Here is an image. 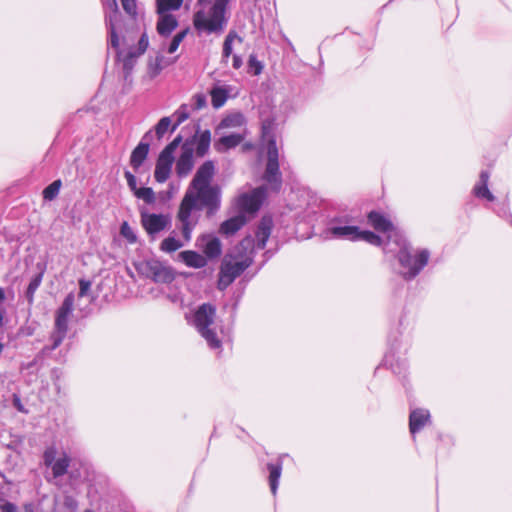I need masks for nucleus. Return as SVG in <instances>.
Listing matches in <instances>:
<instances>
[{"instance_id": "f3484780", "label": "nucleus", "mask_w": 512, "mask_h": 512, "mask_svg": "<svg viewBox=\"0 0 512 512\" xmlns=\"http://www.w3.org/2000/svg\"><path fill=\"white\" fill-rule=\"evenodd\" d=\"M173 161L174 159L159 155L154 171V177L157 182L164 183L169 178Z\"/></svg>"}, {"instance_id": "ddd939ff", "label": "nucleus", "mask_w": 512, "mask_h": 512, "mask_svg": "<svg viewBox=\"0 0 512 512\" xmlns=\"http://www.w3.org/2000/svg\"><path fill=\"white\" fill-rule=\"evenodd\" d=\"M151 138V131H148L134 148L130 156V165L137 171L146 160L149 153V139Z\"/></svg>"}, {"instance_id": "a19ab883", "label": "nucleus", "mask_w": 512, "mask_h": 512, "mask_svg": "<svg viewBox=\"0 0 512 512\" xmlns=\"http://www.w3.org/2000/svg\"><path fill=\"white\" fill-rule=\"evenodd\" d=\"M170 124H171L170 117H163L159 120V122L155 126V132H156L158 139H161L164 136V134L168 130Z\"/></svg>"}, {"instance_id": "f8f14e48", "label": "nucleus", "mask_w": 512, "mask_h": 512, "mask_svg": "<svg viewBox=\"0 0 512 512\" xmlns=\"http://www.w3.org/2000/svg\"><path fill=\"white\" fill-rule=\"evenodd\" d=\"M141 222L150 236L165 230L170 224V218L164 214H143Z\"/></svg>"}, {"instance_id": "5701e85b", "label": "nucleus", "mask_w": 512, "mask_h": 512, "mask_svg": "<svg viewBox=\"0 0 512 512\" xmlns=\"http://www.w3.org/2000/svg\"><path fill=\"white\" fill-rule=\"evenodd\" d=\"M37 268H38L39 272L30 280L29 285L25 292V297L29 304H32L34 302V295L42 283L46 266H45V264L38 263Z\"/></svg>"}, {"instance_id": "c9c22d12", "label": "nucleus", "mask_w": 512, "mask_h": 512, "mask_svg": "<svg viewBox=\"0 0 512 512\" xmlns=\"http://www.w3.org/2000/svg\"><path fill=\"white\" fill-rule=\"evenodd\" d=\"M134 195L138 198L143 200L147 204H152L155 202V193L152 190V188L149 187H142L139 188Z\"/></svg>"}, {"instance_id": "393cba45", "label": "nucleus", "mask_w": 512, "mask_h": 512, "mask_svg": "<svg viewBox=\"0 0 512 512\" xmlns=\"http://www.w3.org/2000/svg\"><path fill=\"white\" fill-rule=\"evenodd\" d=\"M244 140V135L240 133H232L227 136L221 137L216 143H215V149L218 152H223L225 150L234 148L238 146L242 141Z\"/></svg>"}, {"instance_id": "5fc2aeb1", "label": "nucleus", "mask_w": 512, "mask_h": 512, "mask_svg": "<svg viewBox=\"0 0 512 512\" xmlns=\"http://www.w3.org/2000/svg\"><path fill=\"white\" fill-rule=\"evenodd\" d=\"M488 180H489V174L487 171H482L480 173V179H479V183L480 184H488Z\"/></svg>"}, {"instance_id": "dca6fc26", "label": "nucleus", "mask_w": 512, "mask_h": 512, "mask_svg": "<svg viewBox=\"0 0 512 512\" xmlns=\"http://www.w3.org/2000/svg\"><path fill=\"white\" fill-rule=\"evenodd\" d=\"M199 246L203 249L205 255L209 258H216L222 252V245L217 237L212 235H203L198 239Z\"/></svg>"}, {"instance_id": "6e6552de", "label": "nucleus", "mask_w": 512, "mask_h": 512, "mask_svg": "<svg viewBox=\"0 0 512 512\" xmlns=\"http://www.w3.org/2000/svg\"><path fill=\"white\" fill-rule=\"evenodd\" d=\"M430 257L428 250H421L416 256H412L404 244L398 252V260L403 268L407 271L403 273L406 279H413L427 265Z\"/></svg>"}, {"instance_id": "bb28decb", "label": "nucleus", "mask_w": 512, "mask_h": 512, "mask_svg": "<svg viewBox=\"0 0 512 512\" xmlns=\"http://www.w3.org/2000/svg\"><path fill=\"white\" fill-rule=\"evenodd\" d=\"M196 142V155L198 157H203L209 150L211 143V133L209 130H204L200 132L195 137Z\"/></svg>"}, {"instance_id": "a211bd4d", "label": "nucleus", "mask_w": 512, "mask_h": 512, "mask_svg": "<svg viewBox=\"0 0 512 512\" xmlns=\"http://www.w3.org/2000/svg\"><path fill=\"white\" fill-rule=\"evenodd\" d=\"M430 419V413L428 410L415 409L410 413L409 416V429L411 434H415L420 431Z\"/></svg>"}, {"instance_id": "09e8293b", "label": "nucleus", "mask_w": 512, "mask_h": 512, "mask_svg": "<svg viewBox=\"0 0 512 512\" xmlns=\"http://www.w3.org/2000/svg\"><path fill=\"white\" fill-rule=\"evenodd\" d=\"M124 176L127 180V184L131 191L135 193L139 188L137 187V179L136 177L129 171H125Z\"/></svg>"}, {"instance_id": "0eeeda50", "label": "nucleus", "mask_w": 512, "mask_h": 512, "mask_svg": "<svg viewBox=\"0 0 512 512\" xmlns=\"http://www.w3.org/2000/svg\"><path fill=\"white\" fill-rule=\"evenodd\" d=\"M191 218L194 219V224L189 228L188 236L185 233V230H183V222L180 218V208L178 209L176 220V228L179 230L181 237H177L176 231H172L168 237L162 240L160 243V250L165 253H172L180 248L184 247L187 243L191 241L192 238V231L196 227L198 220H199V214L196 212H191Z\"/></svg>"}, {"instance_id": "423d86ee", "label": "nucleus", "mask_w": 512, "mask_h": 512, "mask_svg": "<svg viewBox=\"0 0 512 512\" xmlns=\"http://www.w3.org/2000/svg\"><path fill=\"white\" fill-rule=\"evenodd\" d=\"M215 317L216 308L208 303L200 305L193 316V324L195 325L196 329L207 341L208 345L213 349L219 348L221 346V342L217 338L213 327Z\"/></svg>"}, {"instance_id": "1a4fd4ad", "label": "nucleus", "mask_w": 512, "mask_h": 512, "mask_svg": "<svg viewBox=\"0 0 512 512\" xmlns=\"http://www.w3.org/2000/svg\"><path fill=\"white\" fill-rule=\"evenodd\" d=\"M138 270L158 283H170L174 280L173 270L158 260L144 261L139 264Z\"/></svg>"}, {"instance_id": "412c9836", "label": "nucleus", "mask_w": 512, "mask_h": 512, "mask_svg": "<svg viewBox=\"0 0 512 512\" xmlns=\"http://www.w3.org/2000/svg\"><path fill=\"white\" fill-rule=\"evenodd\" d=\"M246 223V218L244 215L234 216L226 221H224L219 229V232L225 236H232L237 231H239Z\"/></svg>"}, {"instance_id": "20e7f679", "label": "nucleus", "mask_w": 512, "mask_h": 512, "mask_svg": "<svg viewBox=\"0 0 512 512\" xmlns=\"http://www.w3.org/2000/svg\"><path fill=\"white\" fill-rule=\"evenodd\" d=\"M272 124L265 121L262 125L263 138L267 139V164L263 175L264 180L273 191H279L282 185V177L279 171V153L276 140L270 135Z\"/></svg>"}, {"instance_id": "f704fd0d", "label": "nucleus", "mask_w": 512, "mask_h": 512, "mask_svg": "<svg viewBox=\"0 0 512 512\" xmlns=\"http://www.w3.org/2000/svg\"><path fill=\"white\" fill-rule=\"evenodd\" d=\"M176 118L174 125L171 128V132H174L176 128L189 118L188 106L182 104L174 113Z\"/></svg>"}, {"instance_id": "de8ad7c7", "label": "nucleus", "mask_w": 512, "mask_h": 512, "mask_svg": "<svg viewBox=\"0 0 512 512\" xmlns=\"http://www.w3.org/2000/svg\"><path fill=\"white\" fill-rule=\"evenodd\" d=\"M148 45H149V40H148V36L146 33H143L138 41V47L137 48H134L136 50V52H138V54H144L145 51L147 50L148 48Z\"/></svg>"}, {"instance_id": "6ab92c4d", "label": "nucleus", "mask_w": 512, "mask_h": 512, "mask_svg": "<svg viewBox=\"0 0 512 512\" xmlns=\"http://www.w3.org/2000/svg\"><path fill=\"white\" fill-rule=\"evenodd\" d=\"M273 222L270 217H263L258 225L256 231V247L258 249H264L266 242L270 237Z\"/></svg>"}, {"instance_id": "13d9d810", "label": "nucleus", "mask_w": 512, "mask_h": 512, "mask_svg": "<svg viewBox=\"0 0 512 512\" xmlns=\"http://www.w3.org/2000/svg\"><path fill=\"white\" fill-rule=\"evenodd\" d=\"M182 142V136L181 135H178L173 141L172 143L176 146V148L181 144Z\"/></svg>"}, {"instance_id": "7ed1b4c3", "label": "nucleus", "mask_w": 512, "mask_h": 512, "mask_svg": "<svg viewBox=\"0 0 512 512\" xmlns=\"http://www.w3.org/2000/svg\"><path fill=\"white\" fill-rule=\"evenodd\" d=\"M253 247L254 239L250 236L245 237L232 253L224 257L219 272L218 289L225 290L251 265L250 253Z\"/></svg>"}, {"instance_id": "ea45409f", "label": "nucleus", "mask_w": 512, "mask_h": 512, "mask_svg": "<svg viewBox=\"0 0 512 512\" xmlns=\"http://www.w3.org/2000/svg\"><path fill=\"white\" fill-rule=\"evenodd\" d=\"M188 33V29H185L179 33H177L171 40L168 48H167V52L172 54L174 52H176V50L178 49L180 43L184 40V38L186 37Z\"/></svg>"}, {"instance_id": "9d476101", "label": "nucleus", "mask_w": 512, "mask_h": 512, "mask_svg": "<svg viewBox=\"0 0 512 512\" xmlns=\"http://www.w3.org/2000/svg\"><path fill=\"white\" fill-rule=\"evenodd\" d=\"M105 22L109 30V43L113 48L119 47V38L116 33V25L119 21V9L116 0H104Z\"/></svg>"}, {"instance_id": "473e14b6", "label": "nucleus", "mask_w": 512, "mask_h": 512, "mask_svg": "<svg viewBox=\"0 0 512 512\" xmlns=\"http://www.w3.org/2000/svg\"><path fill=\"white\" fill-rule=\"evenodd\" d=\"M183 0H157V10L159 14L171 10H177L181 7Z\"/></svg>"}, {"instance_id": "aec40b11", "label": "nucleus", "mask_w": 512, "mask_h": 512, "mask_svg": "<svg viewBox=\"0 0 512 512\" xmlns=\"http://www.w3.org/2000/svg\"><path fill=\"white\" fill-rule=\"evenodd\" d=\"M329 233L340 239L356 241L359 238V228L357 226L333 225L329 228Z\"/></svg>"}, {"instance_id": "c03bdc74", "label": "nucleus", "mask_w": 512, "mask_h": 512, "mask_svg": "<svg viewBox=\"0 0 512 512\" xmlns=\"http://www.w3.org/2000/svg\"><path fill=\"white\" fill-rule=\"evenodd\" d=\"M55 457H56V448L55 447H48L44 451V454H43L44 464L46 466H48V467L52 466L54 464V462L56 461Z\"/></svg>"}, {"instance_id": "49530a36", "label": "nucleus", "mask_w": 512, "mask_h": 512, "mask_svg": "<svg viewBox=\"0 0 512 512\" xmlns=\"http://www.w3.org/2000/svg\"><path fill=\"white\" fill-rule=\"evenodd\" d=\"M249 67L254 70V75H259L262 72L263 65L257 60L255 55H250L248 60Z\"/></svg>"}, {"instance_id": "cd10ccee", "label": "nucleus", "mask_w": 512, "mask_h": 512, "mask_svg": "<svg viewBox=\"0 0 512 512\" xmlns=\"http://www.w3.org/2000/svg\"><path fill=\"white\" fill-rule=\"evenodd\" d=\"M267 468L269 470V485L273 495H276L279 478L282 472V464L278 462L276 464L269 463L267 464Z\"/></svg>"}, {"instance_id": "8fccbe9b", "label": "nucleus", "mask_w": 512, "mask_h": 512, "mask_svg": "<svg viewBox=\"0 0 512 512\" xmlns=\"http://www.w3.org/2000/svg\"><path fill=\"white\" fill-rule=\"evenodd\" d=\"M122 7L126 13L133 15L136 13L135 0H121Z\"/></svg>"}, {"instance_id": "4468645a", "label": "nucleus", "mask_w": 512, "mask_h": 512, "mask_svg": "<svg viewBox=\"0 0 512 512\" xmlns=\"http://www.w3.org/2000/svg\"><path fill=\"white\" fill-rule=\"evenodd\" d=\"M193 166V148L188 142H185L182 146L181 155L176 162V173L179 177H185L191 172Z\"/></svg>"}, {"instance_id": "4d7b16f0", "label": "nucleus", "mask_w": 512, "mask_h": 512, "mask_svg": "<svg viewBox=\"0 0 512 512\" xmlns=\"http://www.w3.org/2000/svg\"><path fill=\"white\" fill-rule=\"evenodd\" d=\"M182 142V136L181 135H178L173 141L172 143L176 146V148L181 144Z\"/></svg>"}, {"instance_id": "37998d69", "label": "nucleus", "mask_w": 512, "mask_h": 512, "mask_svg": "<svg viewBox=\"0 0 512 512\" xmlns=\"http://www.w3.org/2000/svg\"><path fill=\"white\" fill-rule=\"evenodd\" d=\"M234 37H235L234 34L229 33L224 40L222 56H223V59H225V60H227L232 53V42H233Z\"/></svg>"}, {"instance_id": "680f3d73", "label": "nucleus", "mask_w": 512, "mask_h": 512, "mask_svg": "<svg viewBox=\"0 0 512 512\" xmlns=\"http://www.w3.org/2000/svg\"><path fill=\"white\" fill-rule=\"evenodd\" d=\"M85 512H94V511H92V510H86Z\"/></svg>"}, {"instance_id": "b1692460", "label": "nucleus", "mask_w": 512, "mask_h": 512, "mask_svg": "<svg viewBox=\"0 0 512 512\" xmlns=\"http://www.w3.org/2000/svg\"><path fill=\"white\" fill-rule=\"evenodd\" d=\"M178 257L188 267L192 268H202L207 263L206 258L204 256L192 250L180 252Z\"/></svg>"}, {"instance_id": "4c0bfd02", "label": "nucleus", "mask_w": 512, "mask_h": 512, "mask_svg": "<svg viewBox=\"0 0 512 512\" xmlns=\"http://www.w3.org/2000/svg\"><path fill=\"white\" fill-rule=\"evenodd\" d=\"M358 240L366 241L367 243H370L375 246H380L382 243V239L380 238V236L376 235L371 231H361L360 229Z\"/></svg>"}, {"instance_id": "603ef678", "label": "nucleus", "mask_w": 512, "mask_h": 512, "mask_svg": "<svg viewBox=\"0 0 512 512\" xmlns=\"http://www.w3.org/2000/svg\"><path fill=\"white\" fill-rule=\"evenodd\" d=\"M64 505L67 508L71 509L73 512L77 509V506H78L76 500L71 496L65 497Z\"/></svg>"}, {"instance_id": "2f4dec72", "label": "nucleus", "mask_w": 512, "mask_h": 512, "mask_svg": "<svg viewBox=\"0 0 512 512\" xmlns=\"http://www.w3.org/2000/svg\"><path fill=\"white\" fill-rule=\"evenodd\" d=\"M164 56L163 55H157L155 59H151L148 62V74L150 78H155L160 74V72L163 70L164 65Z\"/></svg>"}, {"instance_id": "052dcab7", "label": "nucleus", "mask_w": 512, "mask_h": 512, "mask_svg": "<svg viewBox=\"0 0 512 512\" xmlns=\"http://www.w3.org/2000/svg\"><path fill=\"white\" fill-rule=\"evenodd\" d=\"M4 345L0 343V353L3 351Z\"/></svg>"}, {"instance_id": "a18cd8bd", "label": "nucleus", "mask_w": 512, "mask_h": 512, "mask_svg": "<svg viewBox=\"0 0 512 512\" xmlns=\"http://www.w3.org/2000/svg\"><path fill=\"white\" fill-rule=\"evenodd\" d=\"M91 289V282L85 279L79 280V292L77 294L78 299L88 295Z\"/></svg>"}, {"instance_id": "72a5a7b5", "label": "nucleus", "mask_w": 512, "mask_h": 512, "mask_svg": "<svg viewBox=\"0 0 512 512\" xmlns=\"http://www.w3.org/2000/svg\"><path fill=\"white\" fill-rule=\"evenodd\" d=\"M61 180H55L50 185H48L42 192L43 198L45 200H53L57 197L59 194L60 188H61Z\"/></svg>"}, {"instance_id": "e433bc0d", "label": "nucleus", "mask_w": 512, "mask_h": 512, "mask_svg": "<svg viewBox=\"0 0 512 512\" xmlns=\"http://www.w3.org/2000/svg\"><path fill=\"white\" fill-rule=\"evenodd\" d=\"M120 234L123 238H125L130 244H134L137 241V236L134 232V229L128 224V222L124 221L120 227Z\"/></svg>"}, {"instance_id": "3c124183", "label": "nucleus", "mask_w": 512, "mask_h": 512, "mask_svg": "<svg viewBox=\"0 0 512 512\" xmlns=\"http://www.w3.org/2000/svg\"><path fill=\"white\" fill-rule=\"evenodd\" d=\"M176 146L170 142L163 150L162 152L160 153V155H164L165 157H168V158H171V159H174V151L176 150Z\"/></svg>"}, {"instance_id": "4be33fe9", "label": "nucleus", "mask_w": 512, "mask_h": 512, "mask_svg": "<svg viewBox=\"0 0 512 512\" xmlns=\"http://www.w3.org/2000/svg\"><path fill=\"white\" fill-rule=\"evenodd\" d=\"M178 22L176 18L167 13L160 14L157 22V32L163 37L169 36L177 27Z\"/></svg>"}, {"instance_id": "79ce46f5", "label": "nucleus", "mask_w": 512, "mask_h": 512, "mask_svg": "<svg viewBox=\"0 0 512 512\" xmlns=\"http://www.w3.org/2000/svg\"><path fill=\"white\" fill-rule=\"evenodd\" d=\"M191 105L194 110H201L207 105V97L203 93L195 94L191 99Z\"/></svg>"}, {"instance_id": "2eb2a0df", "label": "nucleus", "mask_w": 512, "mask_h": 512, "mask_svg": "<svg viewBox=\"0 0 512 512\" xmlns=\"http://www.w3.org/2000/svg\"><path fill=\"white\" fill-rule=\"evenodd\" d=\"M115 49L117 50L118 60L122 62L124 79L128 80L136 64L137 58L141 56V54H138V52H136L134 48H130L126 52L119 50L118 47H116Z\"/></svg>"}, {"instance_id": "58836bf2", "label": "nucleus", "mask_w": 512, "mask_h": 512, "mask_svg": "<svg viewBox=\"0 0 512 512\" xmlns=\"http://www.w3.org/2000/svg\"><path fill=\"white\" fill-rule=\"evenodd\" d=\"M473 192H474V194H475L477 197H479V198H485V199H487L488 201H493V200H494V196H493V194L489 191L487 184H480V183H477V184L474 186Z\"/></svg>"}, {"instance_id": "7c9ffc66", "label": "nucleus", "mask_w": 512, "mask_h": 512, "mask_svg": "<svg viewBox=\"0 0 512 512\" xmlns=\"http://www.w3.org/2000/svg\"><path fill=\"white\" fill-rule=\"evenodd\" d=\"M245 124V117L241 113H233L225 117L220 126L223 128L241 127Z\"/></svg>"}, {"instance_id": "39448f33", "label": "nucleus", "mask_w": 512, "mask_h": 512, "mask_svg": "<svg viewBox=\"0 0 512 512\" xmlns=\"http://www.w3.org/2000/svg\"><path fill=\"white\" fill-rule=\"evenodd\" d=\"M76 295L70 292L64 299L61 306L55 312L54 330L51 334V346L43 348V353H48L55 350L64 340L68 332V321L72 315Z\"/></svg>"}, {"instance_id": "f03ea898", "label": "nucleus", "mask_w": 512, "mask_h": 512, "mask_svg": "<svg viewBox=\"0 0 512 512\" xmlns=\"http://www.w3.org/2000/svg\"><path fill=\"white\" fill-rule=\"evenodd\" d=\"M230 0H197L193 26L198 35H221L228 23Z\"/></svg>"}, {"instance_id": "c756f323", "label": "nucleus", "mask_w": 512, "mask_h": 512, "mask_svg": "<svg viewBox=\"0 0 512 512\" xmlns=\"http://www.w3.org/2000/svg\"><path fill=\"white\" fill-rule=\"evenodd\" d=\"M70 465V458L64 454L63 457L59 458L54 462L52 467V473L55 478L61 477L66 474Z\"/></svg>"}, {"instance_id": "c85d7f7f", "label": "nucleus", "mask_w": 512, "mask_h": 512, "mask_svg": "<svg viewBox=\"0 0 512 512\" xmlns=\"http://www.w3.org/2000/svg\"><path fill=\"white\" fill-rule=\"evenodd\" d=\"M211 102L214 108L222 107L227 98H228V90L222 86H215L210 91Z\"/></svg>"}, {"instance_id": "f257e3e1", "label": "nucleus", "mask_w": 512, "mask_h": 512, "mask_svg": "<svg viewBox=\"0 0 512 512\" xmlns=\"http://www.w3.org/2000/svg\"><path fill=\"white\" fill-rule=\"evenodd\" d=\"M215 167L212 161H206L197 170L189 188L180 203V218L183 230L188 235L189 228L194 224L191 212L198 213L203 208L207 214H214L220 207V188L210 185Z\"/></svg>"}, {"instance_id": "864d4df0", "label": "nucleus", "mask_w": 512, "mask_h": 512, "mask_svg": "<svg viewBox=\"0 0 512 512\" xmlns=\"http://www.w3.org/2000/svg\"><path fill=\"white\" fill-rule=\"evenodd\" d=\"M1 510L2 512H17L16 506L11 502H7L2 505Z\"/></svg>"}, {"instance_id": "bf43d9fd", "label": "nucleus", "mask_w": 512, "mask_h": 512, "mask_svg": "<svg viewBox=\"0 0 512 512\" xmlns=\"http://www.w3.org/2000/svg\"><path fill=\"white\" fill-rule=\"evenodd\" d=\"M5 298L4 290L0 288V300H3Z\"/></svg>"}, {"instance_id": "a878e982", "label": "nucleus", "mask_w": 512, "mask_h": 512, "mask_svg": "<svg viewBox=\"0 0 512 512\" xmlns=\"http://www.w3.org/2000/svg\"><path fill=\"white\" fill-rule=\"evenodd\" d=\"M368 221L377 231L388 232L392 229V223L379 212L371 211L368 214Z\"/></svg>"}, {"instance_id": "9b49d317", "label": "nucleus", "mask_w": 512, "mask_h": 512, "mask_svg": "<svg viewBox=\"0 0 512 512\" xmlns=\"http://www.w3.org/2000/svg\"><path fill=\"white\" fill-rule=\"evenodd\" d=\"M265 196L266 188L260 186L249 193L240 195L237 199V205L241 212L255 213L260 208Z\"/></svg>"}, {"instance_id": "6e6d98bb", "label": "nucleus", "mask_w": 512, "mask_h": 512, "mask_svg": "<svg viewBox=\"0 0 512 512\" xmlns=\"http://www.w3.org/2000/svg\"><path fill=\"white\" fill-rule=\"evenodd\" d=\"M241 65H242V59H241V57H240V56H238V55H234V56H233V67H234L235 69H239V68L241 67Z\"/></svg>"}]
</instances>
